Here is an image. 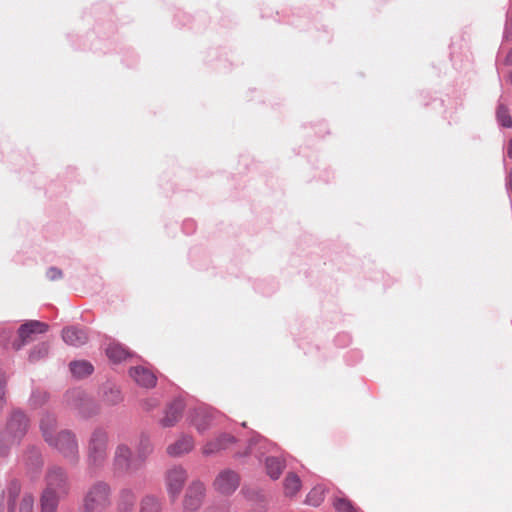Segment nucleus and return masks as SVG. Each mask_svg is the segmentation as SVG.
<instances>
[{"mask_svg": "<svg viewBox=\"0 0 512 512\" xmlns=\"http://www.w3.org/2000/svg\"><path fill=\"white\" fill-rule=\"evenodd\" d=\"M55 426L56 420L53 415L47 414L41 419L40 428L45 441L67 460L75 462L78 458V444L75 435L68 430L54 434Z\"/></svg>", "mask_w": 512, "mask_h": 512, "instance_id": "f257e3e1", "label": "nucleus"}, {"mask_svg": "<svg viewBox=\"0 0 512 512\" xmlns=\"http://www.w3.org/2000/svg\"><path fill=\"white\" fill-rule=\"evenodd\" d=\"M28 420L21 411L12 413L5 431L0 435V456L6 454V448H2V444H15L20 437L27 431Z\"/></svg>", "mask_w": 512, "mask_h": 512, "instance_id": "f03ea898", "label": "nucleus"}, {"mask_svg": "<svg viewBox=\"0 0 512 512\" xmlns=\"http://www.w3.org/2000/svg\"><path fill=\"white\" fill-rule=\"evenodd\" d=\"M109 505L110 487L104 482H98L85 495L82 512H101Z\"/></svg>", "mask_w": 512, "mask_h": 512, "instance_id": "7ed1b4c3", "label": "nucleus"}, {"mask_svg": "<svg viewBox=\"0 0 512 512\" xmlns=\"http://www.w3.org/2000/svg\"><path fill=\"white\" fill-rule=\"evenodd\" d=\"M112 466L114 473L118 475L132 474L141 467L137 458L133 457L131 448L125 443L116 446Z\"/></svg>", "mask_w": 512, "mask_h": 512, "instance_id": "20e7f679", "label": "nucleus"}, {"mask_svg": "<svg viewBox=\"0 0 512 512\" xmlns=\"http://www.w3.org/2000/svg\"><path fill=\"white\" fill-rule=\"evenodd\" d=\"M107 447V432L100 428L95 429L91 434L88 446V460L91 466L99 467L105 462Z\"/></svg>", "mask_w": 512, "mask_h": 512, "instance_id": "39448f33", "label": "nucleus"}, {"mask_svg": "<svg viewBox=\"0 0 512 512\" xmlns=\"http://www.w3.org/2000/svg\"><path fill=\"white\" fill-rule=\"evenodd\" d=\"M188 479L187 470L175 465L169 468L165 473V487L171 500L174 502L182 492V489Z\"/></svg>", "mask_w": 512, "mask_h": 512, "instance_id": "423d86ee", "label": "nucleus"}, {"mask_svg": "<svg viewBox=\"0 0 512 512\" xmlns=\"http://www.w3.org/2000/svg\"><path fill=\"white\" fill-rule=\"evenodd\" d=\"M240 475L229 468L221 470L212 483L213 489L222 496L232 495L240 486Z\"/></svg>", "mask_w": 512, "mask_h": 512, "instance_id": "0eeeda50", "label": "nucleus"}, {"mask_svg": "<svg viewBox=\"0 0 512 512\" xmlns=\"http://www.w3.org/2000/svg\"><path fill=\"white\" fill-rule=\"evenodd\" d=\"M205 491L204 483L193 481L186 490L182 502V512H196L202 505Z\"/></svg>", "mask_w": 512, "mask_h": 512, "instance_id": "6e6552de", "label": "nucleus"}, {"mask_svg": "<svg viewBox=\"0 0 512 512\" xmlns=\"http://www.w3.org/2000/svg\"><path fill=\"white\" fill-rule=\"evenodd\" d=\"M52 493L63 497L69 491L68 479L65 471L60 467H52L46 475V488Z\"/></svg>", "mask_w": 512, "mask_h": 512, "instance_id": "1a4fd4ad", "label": "nucleus"}, {"mask_svg": "<svg viewBox=\"0 0 512 512\" xmlns=\"http://www.w3.org/2000/svg\"><path fill=\"white\" fill-rule=\"evenodd\" d=\"M49 326L41 321L30 320L19 327L18 334L20 341L13 343L15 350H20L26 343L32 340V335L47 332Z\"/></svg>", "mask_w": 512, "mask_h": 512, "instance_id": "9d476101", "label": "nucleus"}, {"mask_svg": "<svg viewBox=\"0 0 512 512\" xmlns=\"http://www.w3.org/2000/svg\"><path fill=\"white\" fill-rule=\"evenodd\" d=\"M219 415L220 414L212 408H199L195 410L191 423L199 433H204L214 425Z\"/></svg>", "mask_w": 512, "mask_h": 512, "instance_id": "9b49d317", "label": "nucleus"}, {"mask_svg": "<svg viewBox=\"0 0 512 512\" xmlns=\"http://www.w3.org/2000/svg\"><path fill=\"white\" fill-rule=\"evenodd\" d=\"M194 447V438L191 435L182 434L173 443L167 446L166 452L170 457L177 458L190 453Z\"/></svg>", "mask_w": 512, "mask_h": 512, "instance_id": "f8f14e48", "label": "nucleus"}, {"mask_svg": "<svg viewBox=\"0 0 512 512\" xmlns=\"http://www.w3.org/2000/svg\"><path fill=\"white\" fill-rule=\"evenodd\" d=\"M129 375L137 385L143 388H153L157 382L154 373L143 366L130 368Z\"/></svg>", "mask_w": 512, "mask_h": 512, "instance_id": "ddd939ff", "label": "nucleus"}, {"mask_svg": "<svg viewBox=\"0 0 512 512\" xmlns=\"http://www.w3.org/2000/svg\"><path fill=\"white\" fill-rule=\"evenodd\" d=\"M184 410L182 400L173 401L165 410L164 416L160 420V425L164 428L174 426L181 418Z\"/></svg>", "mask_w": 512, "mask_h": 512, "instance_id": "4468645a", "label": "nucleus"}, {"mask_svg": "<svg viewBox=\"0 0 512 512\" xmlns=\"http://www.w3.org/2000/svg\"><path fill=\"white\" fill-rule=\"evenodd\" d=\"M62 339L70 346L79 347L87 342L88 336L83 329L71 326L63 329Z\"/></svg>", "mask_w": 512, "mask_h": 512, "instance_id": "2eb2a0df", "label": "nucleus"}, {"mask_svg": "<svg viewBox=\"0 0 512 512\" xmlns=\"http://www.w3.org/2000/svg\"><path fill=\"white\" fill-rule=\"evenodd\" d=\"M61 496L50 490H43L40 497V512H57Z\"/></svg>", "mask_w": 512, "mask_h": 512, "instance_id": "dca6fc26", "label": "nucleus"}, {"mask_svg": "<svg viewBox=\"0 0 512 512\" xmlns=\"http://www.w3.org/2000/svg\"><path fill=\"white\" fill-rule=\"evenodd\" d=\"M136 496L134 492L125 488L120 491L118 507L120 512H132Z\"/></svg>", "mask_w": 512, "mask_h": 512, "instance_id": "f3484780", "label": "nucleus"}, {"mask_svg": "<svg viewBox=\"0 0 512 512\" xmlns=\"http://www.w3.org/2000/svg\"><path fill=\"white\" fill-rule=\"evenodd\" d=\"M265 466L269 477L276 480L282 474L285 464L277 457H268L265 461Z\"/></svg>", "mask_w": 512, "mask_h": 512, "instance_id": "a211bd4d", "label": "nucleus"}, {"mask_svg": "<svg viewBox=\"0 0 512 512\" xmlns=\"http://www.w3.org/2000/svg\"><path fill=\"white\" fill-rule=\"evenodd\" d=\"M152 452H153V445H152L150 439L147 436L142 435L139 440L138 446H137V455H136V458L141 466L145 462L146 458Z\"/></svg>", "mask_w": 512, "mask_h": 512, "instance_id": "6ab92c4d", "label": "nucleus"}, {"mask_svg": "<svg viewBox=\"0 0 512 512\" xmlns=\"http://www.w3.org/2000/svg\"><path fill=\"white\" fill-rule=\"evenodd\" d=\"M301 488V480L295 473H289L284 480V493L293 497Z\"/></svg>", "mask_w": 512, "mask_h": 512, "instance_id": "aec40b11", "label": "nucleus"}, {"mask_svg": "<svg viewBox=\"0 0 512 512\" xmlns=\"http://www.w3.org/2000/svg\"><path fill=\"white\" fill-rule=\"evenodd\" d=\"M70 371L76 378H83L93 372V366L87 361H74L70 363Z\"/></svg>", "mask_w": 512, "mask_h": 512, "instance_id": "412c9836", "label": "nucleus"}, {"mask_svg": "<svg viewBox=\"0 0 512 512\" xmlns=\"http://www.w3.org/2000/svg\"><path fill=\"white\" fill-rule=\"evenodd\" d=\"M106 355L113 362H121L126 359L129 353L122 345L113 343L106 348Z\"/></svg>", "mask_w": 512, "mask_h": 512, "instance_id": "4be33fe9", "label": "nucleus"}, {"mask_svg": "<svg viewBox=\"0 0 512 512\" xmlns=\"http://www.w3.org/2000/svg\"><path fill=\"white\" fill-rule=\"evenodd\" d=\"M228 448L227 444H221V440H210L206 442L202 447V454L204 456H212L216 455L219 452L226 450Z\"/></svg>", "mask_w": 512, "mask_h": 512, "instance_id": "5701e85b", "label": "nucleus"}, {"mask_svg": "<svg viewBox=\"0 0 512 512\" xmlns=\"http://www.w3.org/2000/svg\"><path fill=\"white\" fill-rule=\"evenodd\" d=\"M160 511V502L154 496H145L141 500L140 504V512H159Z\"/></svg>", "mask_w": 512, "mask_h": 512, "instance_id": "b1692460", "label": "nucleus"}, {"mask_svg": "<svg viewBox=\"0 0 512 512\" xmlns=\"http://www.w3.org/2000/svg\"><path fill=\"white\" fill-rule=\"evenodd\" d=\"M324 499V489L321 486L314 487L306 497V503L311 506H319Z\"/></svg>", "mask_w": 512, "mask_h": 512, "instance_id": "393cba45", "label": "nucleus"}, {"mask_svg": "<svg viewBox=\"0 0 512 512\" xmlns=\"http://www.w3.org/2000/svg\"><path fill=\"white\" fill-rule=\"evenodd\" d=\"M49 353V345L47 343H40L36 345L29 354L31 362L39 361L45 358Z\"/></svg>", "mask_w": 512, "mask_h": 512, "instance_id": "a878e982", "label": "nucleus"}, {"mask_svg": "<svg viewBox=\"0 0 512 512\" xmlns=\"http://www.w3.org/2000/svg\"><path fill=\"white\" fill-rule=\"evenodd\" d=\"M7 492H8V509H9V512H13L15 500L20 494L19 482L16 480L12 481L8 487Z\"/></svg>", "mask_w": 512, "mask_h": 512, "instance_id": "bb28decb", "label": "nucleus"}, {"mask_svg": "<svg viewBox=\"0 0 512 512\" xmlns=\"http://www.w3.org/2000/svg\"><path fill=\"white\" fill-rule=\"evenodd\" d=\"M103 400L109 405H115L122 400L121 392L116 387H109L105 390Z\"/></svg>", "mask_w": 512, "mask_h": 512, "instance_id": "cd10ccee", "label": "nucleus"}, {"mask_svg": "<svg viewBox=\"0 0 512 512\" xmlns=\"http://www.w3.org/2000/svg\"><path fill=\"white\" fill-rule=\"evenodd\" d=\"M335 509L339 512H358L352 503L345 498H338L333 503Z\"/></svg>", "mask_w": 512, "mask_h": 512, "instance_id": "c85d7f7f", "label": "nucleus"}, {"mask_svg": "<svg viewBox=\"0 0 512 512\" xmlns=\"http://www.w3.org/2000/svg\"><path fill=\"white\" fill-rule=\"evenodd\" d=\"M497 119L498 122L504 127L512 126V120L508 114V110L502 105H500L497 109Z\"/></svg>", "mask_w": 512, "mask_h": 512, "instance_id": "c756f323", "label": "nucleus"}, {"mask_svg": "<svg viewBox=\"0 0 512 512\" xmlns=\"http://www.w3.org/2000/svg\"><path fill=\"white\" fill-rule=\"evenodd\" d=\"M34 498L31 494H25L19 504L18 512H33Z\"/></svg>", "mask_w": 512, "mask_h": 512, "instance_id": "7c9ffc66", "label": "nucleus"}, {"mask_svg": "<svg viewBox=\"0 0 512 512\" xmlns=\"http://www.w3.org/2000/svg\"><path fill=\"white\" fill-rule=\"evenodd\" d=\"M216 440H221V444H227L228 445V448L233 445L234 443H236V438L230 434H227V433H223L221 435H219L217 438H215Z\"/></svg>", "mask_w": 512, "mask_h": 512, "instance_id": "2f4dec72", "label": "nucleus"}, {"mask_svg": "<svg viewBox=\"0 0 512 512\" xmlns=\"http://www.w3.org/2000/svg\"><path fill=\"white\" fill-rule=\"evenodd\" d=\"M46 275L51 281H55L62 278V271L56 267H51L48 269Z\"/></svg>", "mask_w": 512, "mask_h": 512, "instance_id": "473e14b6", "label": "nucleus"}, {"mask_svg": "<svg viewBox=\"0 0 512 512\" xmlns=\"http://www.w3.org/2000/svg\"><path fill=\"white\" fill-rule=\"evenodd\" d=\"M5 385V378L3 376H0V409H2L5 404Z\"/></svg>", "mask_w": 512, "mask_h": 512, "instance_id": "72a5a7b5", "label": "nucleus"}, {"mask_svg": "<svg viewBox=\"0 0 512 512\" xmlns=\"http://www.w3.org/2000/svg\"><path fill=\"white\" fill-rule=\"evenodd\" d=\"M258 443L262 444L263 447H266V445L268 444L267 441L262 439V437L260 435L253 434V436L249 440V449H251L253 445L258 444Z\"/></svg>", "mask_w": 512, "mask_h": 512, "instance_id": "f704fd0d", "label": "nucleus"}, {"mask_svg": "<svg viewBox=\"0 0 512 512\" xmlns=\"http://www.w3.org/2000/svg\"><path fill=\"white\" fill-rule=\"evenodd\" d=\"M38 399L45 400L46 399V394L45 393H40V392L33 393L32 397H31V402L35 405L38 402Z\"/></svg>", "mask_w": 512, "mask_h": 512, "instance_id": "c9c22d12", "label": "nucleus"}, {"mask_svg": "<svg viewBox=\"0 0 512 512\" xmlns=\"http://www.w3.org/2000/svg\"><path fill=\"white\" fill-rule=\"evenodd\" d=\"M506 186H507V190L509 192H512V168L510 169V171L508 173Z\"/></svg>", "mask_w": 512, "mask_h": 512, "instance_id": "e433bc0d", "label": "nucleus"}, {"mask_svg": "<svg viewBox=\"0 0 512 512\" xmlns=\"http://www.w3.org/2000/svg\"><path fill=\"white\" fill-rule=\"evenodd\" d=\"M507 154H508L509 157L512 158V139L509 142Z\"/></svg>", "mask_w": 512, "mask_h": 512, "instance_id": "4c0bfd02", "label": "nucleus"}, {"mask_svg": "<svg viewBox=\"0 0 512 512\" xmlns=\"http://www.w3.org/2000/svg\"><path fill=\"white\" fill-rule=\"evenodd\" d=\"M506 62L508 64H512V50L510 51V53L507 55L506 57Z\"/></svg>", "mask_w": 512, "mask_h": 512, "instance_id": "58836bf2", "label": "nucleus"}, {"mask_svg": "<svg viewBox=\"0 0 512 512\" xmlns=\"http://www.w3.org/2000/svg\"><path fill=\"white\" fill-rule=\"evenodd\" d=\"M248 454H249V451H246L244 454L237 453V454L235 455V457L240 458V457H242V456H246V455H248Z\"/></svg>", "mask_w": 512, "mask_h": 512, "instance_id": "ea45409f", "label": "nucleus"}, {"mask_svg": "<svg viewBox=\"0 0 512 512\" xmlns=\"http://www.w3.org/2000/svg\"><path fill=\"white\" fill-rule=\"evenodd\" d=\"M0 512H3L2 496L0 495Z\"/></svg>", "mask_w": 512, "mask_h": 512, "instance_id": "a19ab883", "label": "nucleus"}, {"mask_svg": "<svg viewBox=\"0 0 512 512\" xmlns=\"http://www.w3.org/2000/svg\"><path fill=\"white\" fill-rule=\"evenodd\" d=\"M155 404H149L147 405L146 409L149 410V409H152V407L154 406Z\"/></svg>", "mask_w": 512, "mask_h": 512, "instance_id": "79ce46f5", "label": "nucleus"}, {"mask_svg": "<svg viewBox=\"0 0 512 512\" xmlns=\"http://www.w3.org/2000/svg\"><path fill=\"white\" fill-rule=\"evenodd\" d=\"M509 80H510V82H511V84H512V72H511V73H510V75H509Z\"/></svg>", "mask_w": 512, "mask_h": 512, "instance_id": "37998d69", "label": "nucleus"}]
</instances>
